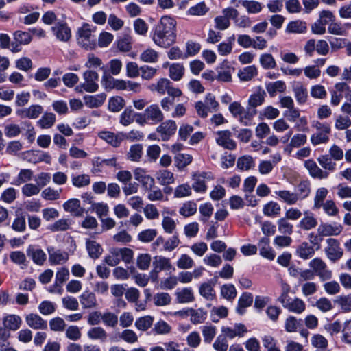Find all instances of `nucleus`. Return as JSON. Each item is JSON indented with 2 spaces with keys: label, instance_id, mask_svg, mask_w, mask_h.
<instances>
[{
  "label": "nucleus",
  "instance_id": "obj_1",
  "mask_svg": "<svg viewBox=\"0 0 351 351\" xmlns=\"http://www.w3.org/2000/svg\"><path fill=\"white\" fill-rule=\"evenodd\" d=\"M176 21L168 15L160 18L159 23L152 32V39L158 47L167 48L176 41Z\"/></svg>",
  "mask_w": 351,
  "mask_h": 351
},
{
  "label": "nucleus",
  "instance_id": "obj_2",
  "mask_svg": "<svg viewBox=\"0 0 351 351\" xmlns=\"http://www.w3.org/2000/svg\"><path fill=\"white\" fill-rule=\"evenodd\" d=\"M282 292L278 298V301L282 304L284 308L288 311L302 314L306 310V304L300 298L295 297L292 298L289 293L291 287L289 284L282 282L281 285Z\"/></svg>",
  "mask_w": 351,
  "mask_h": 351
},
{
  "label": "nucleus",
  "instance_id": "obj_3",
  "mask_svg": "<svg viewBox=\"0 0 351 351\" xmlns=\"http://www.w3.org/2000/svg\"><path fill=\"white\" fill-rule=\"evenodd\" d=\"M317 231L318 235H315L313 233H311L309 235L310 238H314L313 240L311 241L313 243H318L322 240L318 237H324L339 235L343 231V226L336 222L332 223H321Z\"/></svg>",
  "mask_w": 351,
  "mask_h": 351
},
{
  "label": "nucleus",
  "instance_id": "obj_4",
  "mask_svg": "<svg viewBox=\"0 0 351 351\" xmlns=\"http://www.w3.org/2000/svg\"><path fill=\"white\" fill-rule=\"evenodd\" d=\"M77 43L86 49H93L96 47V38L92 34L90 25L84 23L77 30Z\"/></svg>",
  "mask_w": 351,
  "mask_h": 351
},
{
  "label": "nucleus",
  "instance_id": "obj_5",
  "mask_svg": "<svg viewBox=\"0 0 351 351\" xmlns=\"http://www.w3.org/2000/svg\"><path fill=\"white\" fill-rule=\"evenodd\" d=\"M313 127L315 128L316 132L311 136V142L314 145L326 144L329 141V134L331 132L330 126L327 123L315 121Z\"/></svg>",
  "mask_w": 351,
  "mask_h": 351
},
{
  "label": "nucleus",
  "instance_id": "obj_6",
  "mask_svg": "<svg viewBox=\"0 0 351 351\" xmlns=\"http://www.w3.org/2000/svg\"><path fill=\"white\" fill-rule=\"evenodd\" d=\"M214 176L211 172L197 171L192 173L191 188L197 193H205L208 189L206 182L213 180Z\"/></svg>",
  "mask_w": 351,
  "mask_h": 351
},
{
  "label": "nucleus",
  "instance_id": "obj_7",
  "mask_svg": "<svg viewBox=\"0 0 351 351\" xmlns=\"http://www.w3.org/2000/svg\"><path fill=\"white\" fill-rule=\"evenodd\" d=\"M84 82L75 88V90L82 93V90L88 93H95L99 89V75L97 72L88 70L83 73Z\"/></svg>",
  "mask_w": 351,
  "mask_h": 351
},
{
  "label": "nucleus",
  "instance_id": "obj_8",
  "mask_svg": "<svg viewBox=\"0 0 351 351\" xmlns=\"http://www.w3.org/2000/svg\"><path fill=\"white\" fill-rule=\"evenodd\" d=\"M326 246L324 252L326 257L332 263L340 260L343 255V250L341 247L340 242L334 238H328L326 240Z\"/></svg>",
  "mask_w": 351,
  "mask_h": 351
},
{
  "label": "nucleus",
  "instance_id": "obj_9",
  "mask_svg": "<svg viewBox=\"0 0 351 351\" xmlns=\"http://www.w3.org/2000/svg\"><path fill=\"white\" fill-rule=\"evenodd\" d=\"M308 266L322 281L330 280L332 276V271L328 268L326 263L321 258L317 257L312 259Z\"/></svg>",
  "mask_w": 351,
  "mask_h": 351
},
{
  "label": "nucleus",
  "instance_id": "obj_10",
  "mask_svg": "<svg viewBox=\"0 0 351 351\" xmlns=\"http://www.w3.org/2000/svg\"><path fill=\"white\" fill-rule=\"evenodd\" d=\"M51 32L56 39L66 43L71 38V29L64 21H56L51 27Z\"/></svg>",
  "mask_w": 351,
  "mask_h": 351
},
{
  "label": "nucleus",
  "instance_id": "obj_11",
  "mask_svg": "<svg viewBox=\"0 0 351 351\" xmlns=\"http://www.w3.org/2000/svg\"><path fill=\"white\" fill-rule=\"evenodd\" d=\"M215 141L218 145L229 150H234L237 143L232 138V133L230 130H221L215 133Z\"/></svg>",
  "mask_w": 351,
  "mask_h": 351
},
{
  "label": "nucleus",
  "instance_id": "obj_12",
  "mask_svg": "<svg viewBox=\"0 0 351 351\" xmlns=\"http://www.w3.org/2000/svg\"><path fill=\"white\" fill-rule=\"evenodd\" d=\"M177 130V124L173 120H167L161 122L157 127L156 132L160 134L161 139L167 141L173 136Z\"/></svg>",
  "mask_w": 351,
  "mask_h": 351
},
{
  "label": "nucleus",
  "instance_id": "obj_13",
  "mask_svg": "<svg viewBox=\"0 0 351 351\" xmlns=\"http://www.w3.org/2000/svg\"><path fill=\"white\" fill-rule=\"evenodd\" d=\"M143 112L149 124L156 125L161 123L164 119V114L158 104L149 105Z\"/></svg>",
  "mask_w": 351,
  "mask_h": 351
},
{
  "label": "nucleus",
  "instance_id": "obj_14",
  "mask_svg": "<svg viewBox=\"0 0 351 351\" xmlns=\"http://www.w3.org/2000/svg\"><path fill=\"white\" fill-rule=\"evenodd\" d=\"M221 332L226 338L232 339L237 337H243L247 332V329L244 324L237 323L232 327L222 326Z\"/></svg>",
  "mask_w": 351,
  "mask_h": 351
},
{
  "label": "nucleus",
  "instance_id": "obj_15",
  "mask_svg": "<svg viewBox=\"0 0 351 351\" xmlns=\"http://www.w3.org/2000/svg\"><path fill=\"white\" fill-rule=\"evenodd\" d=\"M27 255L37 265H43L47 260L45 252L36 245H29L26 250Z\"/></svg>",
  "mask_w": 351,
  "mask_h": 351
},
{
  "label": "nucleus",
  "instance_id": "obj_16",
  "mask_svg": "<svg viewBox=\"0 0 351 351\" xmlns=\"http://www.w3.org/2000/svg\"><path fill=\"white\" fill-rule=\"evenodd\" d=\"M47 250L49 254V261L52 265L64 264L69 259V254L61 250L55 249L52 246H49Z\"/></svg>",
  "mask_w": 351,
  "mask_h": 351
},
{
  "label": "nucleus",
  "instance_id": "obj_17",
  "mask_svg": "<svg viewBox=\"0 0 351 351\" xmlns=\"http://www.w3.org/2000/svg\"><path fill=\"white\" fill-rule=\"evenodd\" d=\"M135 180L138 181L145 189H152L155 185L154 179L147 174L145 169L138 167L134 171Z\"/></svg>",
  "mask_w": 351,
  "mask_h": 351
},
{
  "label": "nucleus",
  "instance_id": "obj_18",
  "mask_svg": "<svg viewBox=\"0 0 351 351\" xmlns=\"http://www.w3.org/2000/svg\"><path fill=\"white\" fill-rule=\"evenodd\" d=\"M152 274L157 276L162 271H169L172 269L170 259L162 256H156L152 263Z\"/></svg>",
  "mask_w": 351,
  "mask_h": 351
},
{
  "label": "nucleus",
  "instance_id": "obj_19",
  "mask_svg": "<svg viewBox=\"0 0 351 351\" xmlns=\"http://www.w3.org/2000/svg\"><path fill=\"white\" fill-rule=\"evenodd\" d=\"M82 307L84 309L95 308L98 306L95 293L90 290L84 291L79 297Z\"/></svg>",
  "mask_w": 351,
  "mask_h": 351
},
{
  "label": "nucleus",
  "instance_id": "obj_20",
  "mask_svg": "<svg viewBox=\"0 0 351 351\" xmlns=\"http://www.w3.org/2000/svg\"><path fill=\"white\" fill-rule=\"evenodd\" d=\"M27 324L34 330H45L47 328V322L36 313H29L25 316Z\"/></svg>",
  "mask_w": 351,
  "mask_h": 351
},
{
  "label": "nucleus",
  "instance_id": "obj_21",
  "mask_svg": "<svg viewBox=\"0 0 351 351\" xmlns=\"http://www.w3.org/2000/svg\"><path fill=\"white\" fill-rule=\"evenodd\" d=\"M270 240L268 237H262L258 243L260 255L268 260H274L275 252L269 245Z\"/></svg>",
  "mask_w": 351,
  "mask_h": 351
},
{
  "label": "nucleus",
  "instance_id": "obj_22",
  "mask_svg": "<svg viewBox=\"0 0 351 351\" xmlns=\"http://www.w3.org/2000/svg\"><path fill=\"white\" fill-rule=\"evenodd\" d=\"M304 167L308 171L310 176L314 178L326 179L328 177V173L319 167L313 160H307Z\"/></svg>",
  "mask_w": 351,
  "mask_h": 351
},
{
  "label": "nucleus",
  "instance_id": "obj_23",
  "mask_svg": "<svg viewBox=\"0 0 351 351\" xmlns=\"http://www.w3.org/2000/svg\"><path fill=\"white\" fill-rule=\"evenodd\" d=\"M292 90L298 104L302 105L307 101L308 90L301 82H295L292 85Z\"/></svg>",
  "mask_w": 351,
  "mask_h": 351
},
{
  "label": "nucleus",
  "instance_id": "obj_24",
  "mask_svg": "<svg viewBox=\"0 0 351 351\" xmlns=\"http://www.w3.org/2000/svg\"><path fill=\"white\" fill-rule=\"evenodd\" d=\"M317 225V221L313 213L308 210L304 212V217L300 221L298 227L303 230H310L315 228Z\"/></svg>",
  "mask_w": 351,
  "mask_h": 351
},
{
  "label": "nucleus",
  "instance_id": "obj_25",
  "mask_svg": "<svg viewBox=\"0 0 351 351\" xmlns=\"http://www.w3.org/2000/svg\"><path fill=\"white\" fill-rule=\"evenodd\" d=\"M63 208L66 212L71 213L74 216H81L84 209L80 205V201L76 198H72L65 202Z\"/></svg>",
  "mask_w": 351,
  "mask_h": 351
},
{
  "label": "nucleus",
  "instance_id": "obj_26",
  "mask_svg": "<svg viewBox=\"0 0 351 351\" xmlns=\"http://www.w3.org/2000/svg\"><path fill=\"white\" fill-rule=\"evenodd\" d=\"M175 295L177 302L180 304L190 303L195 300L193 291L191 287L178 289Z\"/></svg>",
  "mask_w": 351,
  "mask_h": 351
},
{
  "label": "nucleus",
  "instance_id": "obj_27",
  "mask_svg": "<svg viewBox=\"0 0 351 351\" xmlns=\"http://www.w3.org/2000/svg\"><path fill=\"white\" fill-rule=\"evenodd\" d=\"M21 324L22 319L19 315L9 314L3 317V326L10 330H17L21 327Z\"/></svg>",
  "mask_w": 351,
  "mask_h": 351
},
{
  "label": "nucleus",
  "instance_id": "obj_28",
  "mask_svg": "<svg viewBox=\"0 0 351 351\" xmlns=\"http://www.w3.org/2000/svg\"><path fill=\"white\" fill-rule=\"evenodd\" d=\"M265 97V91L262 88H258L250 95L247 106L256 109V107L261 106L264 103Z\"/></svg>",
  "mask_w": 351,
  "mask_h": 351
},
{
  "label": "nucleus",
  "instance_id": "obj_29",
  "mask_svg": "<svg viewBox=\"0 0 351 351\" xmlns=\"http://www.w3.org/2000/svg\"><path fill=\"white\" fill-rule=\"evenodd\" d=\"M311 192V184L309 180H301L295 188V195L298 201L303 200L308 197Z\"/></svg>",
  "mask_w": 351,
  "mask_h": 351
},
{
  "label": "nucleus",
  "instance_id": "obj_30",
  "mask_svg": "<svg viewBox=\"0 0 351 351\" xmlns=\"http://www.w3.org/2000/svg\"><path fill=\"white\" fill-rule=\"evenodd\" d=\"M186 315L191 316V322L193 324H197L203 323L206 319L207 313L203 308H186Z\"/></svg>",
  "mask_w": 351,
  "mask_h": 351
},
{
  "label": "nucleus",
  "instance_id": "obj_31",
  "mask_svg": "<svg viewBox=\"0 0 351 351\" xmlns=\"http://www.w3.org/2000/svg\"><path fill=\"white\" fill-rule=\"evenodd\" d=\"M307 136L302 133L295 134L290 140L289 143L285 147V152L290 153L293 148H298L306 144Z\"/></svg>",
  "mask_w": 351,
  "mask_h": 351
},
{
  "label": "nucleus",
  "instance_id": "obj_32",
  "mask_svg": "<svg viewBox=\"0 0 351 351\" xmlns=\"http://www.w3.org/2000/svg\"><path fill=\"white\" fill-rule=\"evenodd\" d=\"M278 199L287 205H295L298 203V199L295 192L289 190H279L275 191Z\"/></svg>",
  "mask_w": 351,
  "mask_h": 351
},
{
  "label": "nucleus",
  "instance_id": "obj_33",
  "mask_svg": "<svg viewBox=\"0 0 351 351\" xmlns=\"http://www.w3.org/2000/svg\"><path fill=\"white\" fill-rule=\"evenodd\" d=\"M106 99V95L104 93L94 95H86L84 97L85 105L90 108L101 106L104 103Z\"/></svg>",
  "mask_w": 351,
  "mask_h": 351
},
{
  "label": "nucleus",
  "instance_id": "obj_34",
  "mask_svg": "<svg viewBox=\"0 0 351 351\" xmlns=\"http://www.w3.org/2000/svg\"><path fill=\"white\" fill-rule=\"evenodd\" d=\"M295 254L300 258L307 260L313 256L315 250L312 245L304 241L298 245Z\"/></svg>",
  "mask_w": 351,
  "mask_h": 351
},
{
  "label": "nucleus",
  "instance_id": "obj_35",
  "mask_svg": "<svg viewBox=\"0 0 351 351\" xmlns=\"http://www.w3.org/2000/svg\"><path fill=\"white\" fill-rule=\"evenodd\" d=\"M98 136L101 139L105 141L108 144L114 147L119 146L122 141V138L119 134H115L112 132L106 130L99 132L98 133Z\"/></svg>",
  "mask_w": 351,
  "mask_h": 351
},
{
  "label": "nucleus",
  "instance_id": "obj_36",
  "mask_svg": "<svg viewBox=\"0 0 351 351\" xmlns=\"http://www.w3.org/2000/svg\"><path fill=\"white\" fill-rule=\"evenodd\" d=\"M156 178L162 186L169 185L175 182L174 174L167 169L158 171L156 173Z\"/></svg>",
  "mask_w": 351,
  "mask_h": 351
},
{
  "label": "nucleus",
  "instance_id": "obj_37",
  "mask_svg": "<svg viewBox=\"0 0 351 351\" xmlns=\"http://www.w3.org/2000/svg\"><path fill=\"white\" fill-rule=\"evenodd\" d=\"M253 302V295L251 293H243L238 300L237 312L239 315H243L245 312V308L252 305Z\"/></svg>",
  "mask_w": 351,
  "mask_h": 351
},
{
  "label": "nucleus",
  "instance_id": "obj_38",
  "mask_svg": "<svg viewBox=\"0 0 351 351\" xmlns=\"http://www.w3.org/2000/svg\"><path fill=\"white\" fill-rule=\"evenodd\" d=\"M256 113V109L247 106L246 108H244L239 117H238L237 119L243 125L249 126L252 124L254 117Z\"/></svg>",
  "mask_w": 351,
  "mask_h": 351
},
{
  "label": "nucleus",
  "instance_id": "obj_39",
  "mask_svg": "<svg viewBox=\"0 0 351 351\" xmlns=\"http://www.w3.org/2000/svg\"><path fill=\"white\" fill-rule=\"evenodd\" d=\"M185 72L184 66L181 63H172L169 64V76L176 82L180 81L184 76Z\"/></svg>",
  "mask_w": 351,
  "mask_h": 351
},
{
  "label": "nucleus",
  "instance_id": "obj_40",
  "mask_svg": "<svg viewBox=\"0 0 351 351\" xmlns=\"http://www.w3.org/2000/svg\"><path fill=\"white\" fill-rule=\"evenodd\" d=\"M86 247L89 256L93 259L98 258L103 252L101 245L94 240L86 239Z\"/></svg>",
  "mask_w": 351,
  "mask_h": 351
},
{
  "label": "nucleus",
  "instance_id": "obj_41",
  "mask_svg": "<svg viewBox=\"0 0 351 351\" xmlns=\"http://www.w3.org/2000/svg\"><path fill=\"white\" fill-rule=\"evenodd\" d=\"M87 337L91 340H98L104 342L107 339L108 334L102 327L95 326L90 328L88 330Z\"/></svg>",
  "mask_w": 351,
  "mask_h": 351
},
{
  "label": "nucleus",
  "instance_id": "obj_42",
  "mask_svg": "<svg viewBox=\"0 0 351 351\" xmlns=\"http://www.w3.org/2000/svg\"><path fill=\"white\" fill-rule=\"evenodd\" d=\"M258 75V70L255 65H250L240 69L238 77L241 81L247 82Z\"/></svg>",
  "mask_w": 351,
  "mask_h": 351
},
{
  "label": "nucleus",
  "instance_id": "obj_43",
  "mask_svg": "<svg viewBox=\"0 0 351 351\" xmlns=\"http://www.w3.org/2000/svg\"><path fill=\"white\" fill-rule=\"evenodd\" d=\"M33 175V171L29 169H21L17 176L12 180V184L15 186L26 184L32 180Z\"/></svg>",
  "mask_w": 351,
  "mask_h": 351
},
{
  "label": "nucleus",
  "instance_id": "obj_44",
  "mask_svg": "<svg viewBox=\"0 0 351 351\" xmlns=\"http://www.w3.org/2000/svg\"><path fill=\"white\" fill-rule=\"evenodd\" d=\"M317 161L324 169V171H327L328 173L330 172H334L337 169L336 162L328 154L319 156L317 158Z\"/></svg>",
  "mask_w": 351,
  "mask_h": 351
},
{
  "label": "nucleus",
  "instance_id": "obj_45",
  "mask_svg": "<svg viewBox=\"0 0 351 351\" xmlns=\"http://www.w3.org/2000/svg\"><path fill=\"white\" fill-rule=\"evenodd\" d=\"M232 71L233 69L229 66L227 63L223 64L217 71L216 80L223 82H231Z\"/></svg>",
  "mask_w": 351,
  "mask_h": 351
},
{
  "label": "nucleus",
  "instance_id": "obj_46",
  "mask_svg": "<svg viewBox=\"0 0 351 351\" xmlns=\"http://www.w3.org/2000/svg\"><path fill=\"white\" fill-rule=\"evenodd\" d=\"M140 60L145 63H156L158 61V53L151 47L143 50L140 54Z\"/></svg>",
  "mask_w": 351,
  "mask_h": 351
},
{
  "label": "nucleus",
  "instance_id": "obj_47",
  "mask_svg": "<svg viewBox=\"0 0 351 351\" xmlns=\"http://www.w3.org/2000/svg\"><path fill=\"white\" fill-rule=\"evenodd\" d=\"M193 161V157L188 154L178 153L174 156V162L176 167L179 170H182Z\"/></svg>",
  "mask_w": 351,
  "mask_h": 351
},
{
  "label": "nucleus",
  "instance_id": "obj_48",
  "mask_svg": "<svg viewBox=\"0 0 351 351\" xmlns=\"http://www.w3.org/2000/svg\"><path fill=\"white\" fill-rule=\"evenodd\" d=\"M281 211L280 206L276 202L270 201L263 208V214L269 217H278Z\"/></svg>",
  "mask_w": 351,
  "mask_h": 351
},
{
  "label": "nucleus",
  "instance_id": "obj_49",
  "mask_svg": "<svg viewBox=\"0 0 351 351\" xmlns=\"http://www.w3.org/2000/svg\"><path fill=\"white\" fill-rule=\"evenodd\" d=\"M171 82L167 78H160L155 84L150 86L152 91H156L159 95H163L167 93Z\"/></svg>",
  "mask_w": 351,
  "mask_h": 351
},
{
  "label": "nucleus",
  "instance_id": "obj_50",
  "mask_svg": "<svg viewBox=\"0 0 351 351\" xmlns=\"http://www.w3.org/2000/svg\"><path fill=\"white\" fill-rule=\"evenodd\" d=\"M56 115L52 112H45L37 121V125L42 129L51 128L56 122Z\"/></svg>",
  "mask_w": 351,
  "mask_h": 351
},
{
  "label": "nucleus",
  "instance_id": "obj_51",
  "mask_svg": "<svg viewBox=\"0 0 351 351\" xmlns=\"http://www.w3.org/2000/svg\"><path fill=\"white\" fill-rule=\"evenodd\" d=\"M199 294L207 300H213L215 297V291L210 282H204L199 287Z\"/></svg>",
  "mask_w": 351,
  "mask_h": 351
},
{
  "label": "nucleus",
  "instance_id": "obj_52",
  "mask_svg": "<svg viewBox=\"0 0 351 351\" xmlns=\"http://www.w3.org/2000/svg\"><path fill=\"white\" fill-rule=\"evenodd\" d=\"M237 289L232 284H225L221 287V297L228 301H232L237 297Z\"/></svg>",
  "mask_w": 351,
  "mask_h": 351
},
{
  "label": "nucleus",
  "instance_id": "obj_53",
  "mask_svg": "<svg viewBox=\"0 0 351 351\" xmlns=\"http://www.w3.org/2000/svg\"><path fill=\"white\" fill-rule=\"evenodd\" d=\"M71 221L69 219H60L49 226L48 229L51 232L66 231L71 228Z\"/></svg>",
  "mask_w": 351,
  "mask_h": 351
},
{
  "label": "nucleus",
  "instance_id": "obj_54",
  "mask_svg": "<svg viewBox=\"0 0 351 351\" xmlns=\"http://www.w3.org/2000/svg\"><path fill=\"white\" fill-rule=\"evenodd\" d=\"M197 204L193 201H188L182 204L179 209L180 215L184 217H189L195 214L197 212Z\"/></svg>",
  "mask_w": 351,
  "mask_h": 351
},
{
  "label": "nucleus",
  "instance_id": "obj_55",
  "mask_svg": "<svg viewBox=\"0 0 351 351\" xmlns=\"http://www.w3.org/2000/svg\"><path fill=\"white\" fill-rule=\"evenodd\" d=\"M306 31V23L301 21H294L289 23L286 32L292 34H302Z\"/></svg>",
  "mask_w": 351,
  "mask_h": 351
},
{
  "label": "nucleus",
  "instance_id": "obj_56",
  "mask_svg": "<svg viewBox=\"0 0 351 351\" xmlns=\"http://www.w3.org/2000/svg\"><path fill=\"white\" fill-rule=\"evenodd\" d=\"M311 343L313 348L322 351L326 350L328 346L326 338L320 334H314L311 338Z\"/></svg>",
  "mask_w": 351,
  "mask_h": 351
},
{
  "label": "nucleus",
  "instance_id": "obj_57",
  "mask_svg": "<svg viewBox=\"0 0 351 351\" xmlns=\"http://www.w3.org/2000/svg\"><path fill=\"white\" fill-rule=\"evenodd\" d=\"M259 62L264 69H273L276 67V62L271 53H265L260 56Z\"/></svg>",
  "mask_w": 351,
  "mask_h": 351
},
{
  "label": "nucleus",
  "instance_id": "obj_58",
  "mask_svg": "<svg viewBox=\"0 0 351 351\" xmlns=\"http://www.w3.org/2000/svg\"><path fill=\"white\" fill-rule=\"evenodd\" d=\"M62 192V189H55L49 186L43 190L41 197L45 200L55 201L60 198V194Z\"/></svg>",
  "mask_w": 351,
  "mask_h": 351
},
{
  "label": "nucleus",
  "instance_id": "obj_59",
  "mask_svg": "<svg viewBox=\"0 0 351 351\" xmlns=\"http://www.w3.org/2000/svg\"><path fill=\"white\" fill-rule=\"evenodd\" d=\"M192 195V188L188 183L177 186L173 192L175 198H184Z\"/></svg>",
  "mask_w": 351,
  "mask_h": 351
},
{
  "label": "nucleus",
  "instance_id": "obj_60",
  "mask_svg": "<svg viewBox=\"0 0 351 351\" xmlns=\"http://www.w3.org/2000/svg\"><path fill=\"white\" fill-rule=\"evenodd\" d=\"M239 3L243 6L250 14L259 13L263 8L262 4L258 1L241 0Z\"/></svg>",
  "mask_w": 351,
  "mask_h": 351
},
{
  "label": "nucleus",
  "instance_id": "obj_61",
  "mask_svg": "<svg viewBox=\"0 0 351 351\" xmlns=\"http://www.w3.org/2000/svg\"><path fill=\"white\" fill-rule=\"evenodd\" d=\"M101 321L106 326L115 328L118 324L119 318L114 313L106 311L102 314Z\"/></svg>",
  "mask_w": 351,
  "mask_h": 351
},
{
  "label": "nucleus",
  "instance_id": "obj_62",
  "mask_svg": "<svg viewBox=\"0 0 351 351\" xmlns=\"http://www.w3.org/2000/svg\"><path fill=\"white\" fill-rule=\"evenodd\" d=\"M125 106V100L121 96L112 97L108 100V109L113 112H119Z\"/></svg>",
  "mask_w": 351,
  "mask_h": 351
},
{
  "label": "nucleus",
  "instance_id": "obj_63",
  "mask_svg": "<svg viewBox=\"0 0 351 351\" xmlns=\"http://www.w3.org/2000/svg\"><path fill=\"white\" fill-rule=\"evenodd\" d=\"M351 126V119L348 116L337 115L335 119V128L337 130H347Z\"/></svg>",
  "mask_w": 351,
  "mask_h": 351
},
{
  "label": "nucleus",
  "instance_id": "obj_64",
  "mask_svg": "<svg viewBox=\"0 0 351 351\" xmlns=\"http://www.w3.org/2000/svg\"><path fill=\"white\" fill-rule=\"evenodd\" d=\"M341 340L342 343L351 346V319L343 322Z\"/></svg>",
  "mask_w": 351,
  "mask_h": 351
}]
</instances>
